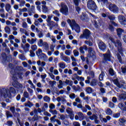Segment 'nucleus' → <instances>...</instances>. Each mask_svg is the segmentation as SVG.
Listing matches in <instances>:
<instances>
[{
    "label": "nucleus",
    "mask_w": 126,
    "mask_h": 126,
    "mask_svg": "<svg viewBox=\"0 0 126 126\" xmlns=\"http://www.w3.org/2000/svg\"><path fill=\"white\" fill-rule=\"evenodd\" d=\"M12 94H16V90L12 87H10L9 89L7 87H0V98H10Z\"/></svg>",
    "instance_id": "f257e3e1"
},
{
    "label": "nucleus",
    "mask_w": 126,
    "mask_h": 126,
    "mask_svg": "<svg viewBox=\"0 0 126 126\" xmlns=\"http://www.w3.org/2000/svg\"><path fill=\"white\" fill-rule=\"evenodd\" d=\"M67 22L69 24L72 30H75L77 33L80 32V27L78 24H76L74 20H71L69 19L67 20Z\"/></svg>",
    "instance_id": "f03ea898"
},
{
    "label": "nucleus",
    "mask_w": 126,
    "mask_h": 126,
    "mask_svg": "<svg viewBox=\"0 0 126 126\" xmlns=\"http://www.w3.org/2000/svg\"><path fill=\"white\" fill-rule=\"evenodd\" d=\"M11 73L12 74V79L14 81L12 83V85L15 88H17V89H20V88H23V86L22 84L18 83L17 82V74H13L12 71L11 72Z\"/></svg>",
    "instance_id": "7ed1b4c3"
},
{
    "label": "nucleus",
    "mask_w": 126,
    "mask_h": 126,
    "mask_svg": "<svg viewBox=\"0 0 126 126\" xmlns=\"http://www.w3.org/2000/svg\"><path fill=\"white\" fill-rule=\"evenodd\" d=\"M109 39L112 42V43H113V44L115 45V47H117L118 49V52L121 54L123 55V47H122V42L119 40H116L114 38L112 37H109Z\"/></svg>",
    "instance_id": "20e7f679"
},
{
    "label": "nucleus",
    "mask_w": 126,
    "mask_h": 126,
    "mask_svg": "<svg viewBox=\"0 0 126 126\" xmlns=\"http://www.w3.org/2000/svg\"><path fill=\"white\" fill-rule=\"evenodd\" d=\"M113 82L114 83L118 88H126V82L125 81L121 80H119L118 78L113 80Z\"/></svg>",
    "instance_id": "39448f33"
},
{
    "label": "nucleus",
    "mask_w": 126,
    "mask_h": 126,
    "mask_svg": "<svg viewBox=\"0 0 126 126\" xmlns=\"http://www.w3.org/2000/svg\"><path fill=\"white\" fill-rule=\"evenodd\" d=\"M61 8L60 9V12L63 14V15H68V7L67 5L64 4L63 2L61 3Z\"/></svg>",
    "instance_id": "423d86ee"
},
{
    "label": "nucleus",
    "mask_w": 126,
    "mask_h": 126,
    "mask_svg": "<svg viewBox=\"0 0 126 126\" xmlns=\"http://www.w3.org/2000/svg\"><path fill=\"white\" fill-rule=\"evenodd\" d=\"M87 7L89 9L96 11L97 10V5L95 2L92 0H89L88 1Z\"/></svg>",
    "instance_id": "0eeeda50"
},
{
    "label": "nucleus",
    "mask_w": 126,
    "mask_h": 126,
    "mask_svg": "<svg viewBox=\"0 0 126 126\" xmlns=\"http://www.w3.org/2000/svg\"><path fill=\"white\" fill-rule=\"evenodd\" d=\"M102 62L104 63H108V62H111L110 50L107 51V53L103 54Z\"/></svg>",
    "instance_id": "6e6552de"
},
{
    "label": "nucleus",
    "mask_w": 126,
    "mask_h": 126,
    "mask_svg": "<svg viewBox=\"0 0 126 126\" xmlns=\"http://www.w3.org/2000/svg\"><path fill=\"white\" fill-rule=\"evenodd\" d=\"M91 35V32H90V31H89L88 29H85L83 32V34H81L80 36V38L81 39H82L83 38H85L87 40H88L89 38H90V35Z\"/></svg>",
    "instance_id": "1a4fd4ad"
},
{
    "label": "nucleus",
    "mask_w": 126,
    "mask_h": 126,
    "mask_svg": "<svg viewBox=\"0 0 126 126\" xmlns=\"http://www.w3.org/2000/svg\"><path fill=\"white\" fill-rule=\"evenodd\" d=\"M108 5V8L110 11H112L113 13H118L119 8L117 5L113 4H109Z\"/></svg>",
    "instance_id": "9d476101"
},
{
    "label": "nucleus",
    "mask_w": 126,
    "mask_h": 126,
    "mask_svg": "<svg viewBox=\"0 0 126 126\" xmlns=\"http://www.w3.org/2000/svg\"><path fill=\"white\" fill-rule=\"evenodd\" d=\"M47 26L50 27V30H53L54 27H55V28H58V27H59V24L55 22L54 21H51V22L48 23Z\"/></svg>",
    "instance_id": "9b49d317"
},
{
    "label": "nucleus",
    "mask_w": 126,
    "mask_h": 126,
    "mask_svg": "<svg viewBox=\"0 0 126 126\" xmlns=\"http://www.w3.org/2000/svg\"><path fill=\"white\" fill-rule=\"evenodd\" d=\"M107 17L110 19V22L111 24L114 25V26H117L118 24H117L114 20H115V15L110 14L109 13H107Z\"/></svg>",
    "instance_id": "f8f14e48"
},
{
    "label": "nucleus",
    "mask_w": 126,
    "mask_h": 126,
    "mask_svg": "<svg viewBox=\"0 0 126 126\" xmlns=\"http://www.w3.org/2000/svg\"><path fill=\"white\" fill-rule=\"evenodd\" d=\"M99 49L102 51V52H105L107 49V46H106V44H105L103 41H99L98 43Z\"/></svg>",
    "instance_id": "ddd939ff"
},
{
    "label": "nucleus",
    "mask_w": 126,
    "mask_h": 126,
    "mask_svg": "<svg viewBox=\"0 0 126 126\" xmlns=\"http://www.w3.org/2000/svg\"><path fill=\"white\" fill-rule=\"evenodd\" d=\"M28 12L30 16H32L33 14H35V13H36V11L35 10V6L32 5L31 7L28 9Z\"/></svg>",
    "instance_id": "4468645a"
},
{
    "label": "nucleus",
    "mask_w": 126,
    "mask_h": 126,
    "mask_svg": "<svg viewBox=\"0 0 126 126\" xmlns=\"http://www.w3.org/2000/svg\"><path fill=\"white\" fill-rule=\"evenodd\" d=\"M119 21L122 25H126V19L124 16L119 17Z\"/></svg>",
    "instance_id": "2eb2a0df"
},
{
    "label": "nucleus",
    "mask_w": 126,
    "mask_h": 126,
    "mask_svg": "<svg viewBox=\"0 0 126 126\" xmlns=\"http://www.w3.org/2000/svg\"><path fill=\"white\" fill-rule=\"evenodd\" d=\"M10 111H11L14 117H19V113L15 112V107H11L10 108Z\"/></svg>",
    "instance_id": "dca6fc26"
},
{
    "label": "nucleus",
    "mask_w": 126,
    "mask_h": 126,
    "mask_svg": "<svg viewBox=\"0 0 126 126\" xmlns=\"http://www.w3.org/2000/svg\"><path fill=\"white\" fill-rule=\"evenodd\" d=\"M22 48H23L24 52H26L27 51H29V48H30V44L29 43H26L25 45L22 44Z\"/></svg>",
    "instance_id": "f3484780"
},
{
    "label": "nucleus",
    "mask_w": 126,
    "mask_h": 126,
    "mask_svg": "<svg viewBox=\"0 0 126 126\" xmlns=\"http://www.w3.org/2000/svg\"><path fill=\"white\" fill-rule=\"evenodd\" d=\"M81 19L82 21L86 22L88 21V16L86 14L83 13L81 16Z\"/></svg>",
    "instance_id": "a211bd4d"
},
{
    "label": "nucleus",
    "mask_w": 126,
    "mask_h": 126,
    "mask_svg": "<svg viewBox=\"0 0 126 126\" xmlns=\"http://www.w3.org/2000/svg\"><path fill=\"white\" fill-rule=\"evenodd\" d=\"M42 47L45 51H49V50H50L49 44H48V42H44Z\"/></svg>",
    "instance_id": "6ab92c4d"
},
{
    "label": "nucleus",
    "mask_w": 126,
    "mask_h": 126,
    "mask_svg": "<svg viewBox=\"0 0 126 126\" xmlns=\"http://www.w3.org/2000/svg\"><path fill=\"white\" fill-rule=\"evenodd\" d=\"M90 85L91 86L93 87L98 85V80L96 79H93L92 81L90 82Z\"/></svg>",
    "instance_id": "aec40b11"
},
{
    "label": "nucleus",
    "mask_w": 126,
    "mask_h": 126,
    "mask_svg": "<svg viewBox=\"0 0 126 126\" xmlns=\"http://www.w3.org/2000/svg\"><path fill=\"white\" fill-rule=\"evenodd\" d=\"M27 41L29 44H31V45H33V44H35L36 42V41H37V38L34 39V38H28Z\"/></svg>",
    "instance_id": "412c9836"
},
{
    "label": "nucleus",
    "mask_w": 126,
    "mask_h": 126,
    "mask_svg": "<svg viewBox=\"0 0 126 126\" xmlns=\"http://www.w3.org/2000/svg\"><path fill=\"white\" fill-rule=\"evenodd\" d=\"M36 63L37 65H38L39 66H41V67H44V66L46 65V62H41V61H37Z\"/></svg>",
    "instance_id": "4be33fe9"
},
{
    "label": "nucleus",
    "mask_w": 126,
    "mask_h": 126,
    "mask_svg": "<svg viewBox=\"0 0 126 126\" xmlns=\"http://www.w3.org/2000/svg\"><path fill=\"white\" fill-rule=\"evenodd\" d=\"M119 100H126V94H122L118 96Z\"/></svg>",
    "instance_id": "5701e85b"
},
{
    "label": "nucleus",
    "mask_w": 126,
    "mask_h": 126,
    "mask_svg": "<svg viewBox=\"0 0 126 126\" xmlns=\"http://www.w3.org/2000/svg\"><path fill=\"white\" fill-rule=\"evenodd\" d=\"M9 67L11 68V70L10 71L11 74V71H12V74H17V73L15 72V70H14V67L13 66V65L11 63H10L9 64Z\"/></svg>",
    "instance_id": "b1692460"
},
{
    "label": "nucleus",
    "mask_w": 126,
    "mask_h": 126,
    "mask_svg": "<svg viewBox=\"0 0 126 126\" xmlns=\"http://www.w3.org/2000/svg\"><path fill=\"white\" fill-rule=\"evenodd\" d=\"M42 10L44 13H48L49 12V9L47 6L42 5Z\"/></svg>",
    "instance_id": "393cba45"
},
{
    "label": "nucleus",
    "mask_w": 126,
    "mask_h": 126,
    "mask_svg": "<svg viewBox=\"0 0 126 126\" xmlns=\"http://www.w3.org/2000/svg\"><path fill=\"white\" fill-rule=\"evenodd\" d=\"M99 1L101 2L102 5H106V6L109 5L108 0H99Z\"/></svg>",
    "instance_id": "a878e982"
},
{
    "label": "nucleus",
    "mask_w": 126,
    "mask_h": 126,
    "mask_svg": "<svg viewBox=\"0 0 126 126\" xmlns=\"http://www.w3.org/2000/svg\"><path fill=\"white\" fill-rule=\"evenodd\" d=\"M105 113L108 116H112V115H113V111L110 108H107L105 110Z\"/></svg>",
    "instance_id": "bb28decb"
},
{
    "label": "nucleus",
    "mask_w": 126,
    "mask_h": 126,
    "mask_svg": "<svg viewBox=\"0 0 126 126\" xmlns=\"http://www.w3.org/2000/svg\"><path fill=\"white\" fill-rule=\"evenodd\" d=\"M43 100L47 103H50L51 102V97L48 96V95H45L43 97Z\"/></svg>",
    "instance_id": "cd10ccee"
},
{
    "label": "nucleus",
    "mask_w": 126,
    "mask_h": 126,
    "mask_svg": "<svg viewBox=\"0 0 126 126\" xmlns=\"http://www.w3.org/2000/svg\"><path fill=\"white\" fill-rule=\"evenodd\" d=\"M104 76H105V73L102 71L101 73L99 74V81H103L104 79Z\"/></svg>",
    "instance_id": "c85d7f7f"
},
{
    "label": "nucleus",
    "mask_w": 126,
    "mask_h": 126,
    "mask_svg": "<svg viewBox=\"0 0 126 126\" xmlns=\"http://www.w3.org/2000/svg\"><path fill=\"white\" fill-rule=\"evenodd\" d=\"M63 62L65 63H69L70 61V58H68L67 56H64L62 59H61Z\"/></svg>",
    "instance_id": "c756f323"
},
{
    "label": "nucleus",
    "mask_w": 126,
    "mask_h": 126,
    "mask_svg": "<svg viewBox=\"0 0 126 126\" xmlns=\"http://www.w3.org/2000/svg\"><path fill=\"white\" fill-rule=\"evenodd\" d=\"M88 52L89 53V54H90L91 56V54H92L93 55H94L95 54V51L94 50V48H92V47H89L88 48Z\"/></svg>",
    "instance_id": "7c9ffc66"
},
{
    "label": "nucleus",
    "mask_w": 126,
    "mask_h": 126,
    "mask_svg": "<svg viewBox=\"0 0 126 126\" xmlns=\"http://www.w3.org/2000/svg\"><path fill=\"white\" fill-rule=\"evenodd\" d=\"M118 107L122 110L123 111H125V110H126V107H125V105H124V103H120L118 104Z\"/></svg>",
    "instance_id": "2f4dec72"
},
{
    "label": "nucleus",
    "mask_w": 126,
    "mask_h": 126,
    "mask_svg": "<svg viewBox=\"0 0 126 126\" xmlns=\"http://www.w3.org/2000/svg\"><path fill=\"white\" fill-rule=\"evenodd\" d=\"M63 36V32H59V34L57 35V40H61L62 39V37Z\"/></svg>",
    "instance_id": "473e14b6"
},
{
    "label": "nucleus",
    "mask_w": 126,
    "mask_h": 126,
    "mask_svg": "<svg viewBox=\"0 0 126 126\" xmlns=\"http://www.w3.org/2000/svg\"><path fill=\"white\" fill-rule=\"evenodd\" d=\"M52 13H53V14H55L57 17H60V16H61L60 11H59V10H55L54 11H53Z\"/></svg>",
    "instance_id": "72a5a7b5"
},
{
    "label": "nucleus",
    "mask_w": 126,
    "mask_h": 126,
    "mask_svg": "<svg viewBox=\"0 0 126 126\" xmlns=\"http://www.w3.org/2000/svg\"><path fill=\"white\" fill-rule=\"evenodd\" d=\"M49 108V106L48 105V103H44L43 104V106L42 107V112H45L46 109H48Z\"/></svg>",
    "instance_id": "f704fd0d"
},
{
    "label": "nucleus",
    "mask_w": 126,
    "mask_h": 126,
    "mask_svg": "<svg viewBox=\"0 0 126 126\" xmlns=\"http://www.w3.org/2000/svg\"><path fill=\"white\" fill-rule=\"evenodd\" d=\"M23 97L26 98L27 99H30V97L29 96V93L27 91H25L23 94Z\"/></svg>",
    "instance_id": "c9c22d12"
},
{
    "label": "nucleus",
    "mask_w": 126,
    "mask_h": 126,
    "mask_svg": "<svg viewBox=\"0 0 126 126\" xmlns=\"http://www.w3.org/2000/svg\"><path fill=\"white\" fill-rule=\"evenodd\" d=\"M59 66L60 68H62V69H64L65 68V63L63 62H61L59 63Z\"/></svg>",
    "instance_id": "e433bc0d"
},
{
    "label": "nucleus",
    "mask_w": 126,
    "mask_h": 126,
    "mask_svg": "<svg viewBox=\"0 0 126 126\" xmlns=\"http://www.w3.org/2000/svg\"><path fill=\"white\" fill-rule=\"evenodd\" d=\"M92 91H93V90L91 87H89L86 88V92L88 94H91V93H92Z\"/></svg>",
    "instance_id": "4c0bfd02"
},
{
    "label": "nucleus",
    "mask_w": 126,
    "mask_h": 126,
    "mask_svg": "<svg viewBox=\"0 0 126 126\" xmlns=\"http://www.w3.org/2000/svg\"><path fill=\"white\" fill-rule=\"evenodd\" d=\"M117 34H118L119 37H121V35H122V33H123V32H124V30L121 28H118L117 30Z\"/></svg>",
    "instance_id": "58836bf2"
},
{
    "label": "nucleus",
    "mask_w": 126,
    "mask_h": 126,
    "mask_svg": "<svg viewBox=\"0 0 126 126\" xmlns=\"http://www.w3.org/2000/svg\"><path fill=\"white\" fill-rule=\"evenodd\" d=\"M36 54L37 57L41 56L43 54V51H42V49H38V50L36 52Z\"/></svg>",
    "instance_id": "ea45409f"
},
{
    "label": "nucleus",
    "mask_w": 126,
    "mask_h": 126,
    "mask_svg": "<svg viewBox=\"0 0 126 126\" xmlns=\"http://www.w3.org/2000/svg\"><path fill=\"white\" fill-rule=\"evenodd\" d=\"M66 111L69 115L73 114V111H72V109L69 107L66 108Z\"/></svg>",
    "instance_id": "a19ab883"
},
{
    "label": "nucleus",
    "mask_w": 126,
    "mask_h": 126,
    "mask_svg": "<svg viewBox=\"0 0 126 126\" xmlns=\"http://www.w3.org/2000/svg\"><path fill=\"white\" fill-rule=\"evenodd\" d=\"M85 44L88 45L89 47H92L93 46V43H92L90 40L85 41Z\"/></svg>",
    "instance_id": "79ce46f5"
},
{
    "label": "nucleus",
    "mask_w": 126,
    "mask_h": 126,
    "mask_svg": "<svg viewBox=\"0 0 126 126\" xmlns=\"http://www.w3.org/2000/svg\"><path fill=\"white\" fill-rule=\"evenodd\" d=\"M44 44V41L43 39H40L37 42V45L39 47H43V45Z\"/></svg>",
    "instance_id": "37998d69"
},
{
    "label": "nucleus",
    "mask_w": 126,
    "mask_h": 126,
    "mask_svg": "<svg viewBox=\"0 0 126 126\" xmlns=\"http://www.w3.org/2000/svg\"><path fill=\"white\" fill-rule=\"evenodd\" d=\"M10 8H11V5L10 4L7 3L5 5V9L7 12H9V10H10Z\"/></svg>",
    "instance_id": "c03bdc74"
},
{
    "label": "nucleus",
    "mask_w": 126,
    "mask_h": 126,
    "mask_svg": "<svg viewBox=\"0 0 126 126\" xmlns=\"http://www.w3.org/2000/svg\"><path fill=\"white\" fill-rule=\"evenodd\" d=\"M52 18H53V15L47 16V19H46L47 24L52 21Z\"/></svg>",
    "instance_id": "a18cd8bd"
},
{
    "label": "nucleus",
    "mask_w": 126,
    "mask_h": 126,
    "mask_svg": "<svg viewBox=\"0 0 126 126\" xmlns=\"http://www.w3.org/2000/svg\"><path fill=\"white\" fill-rule=\"evenodd\" d=\"M78 116H79V119L80 120H83L84 118V115H83V113H82L81 112L78 113Z\"/></svg>",
    "instance_id": "49530a36"
},
{
    "label": "nucleus",
    "mask_w": 126,
    "mask_h": 126,
    "mask_svg": "<svg viewBox=\"0 0 126 126\" xmlns=\"http://www.w3.org/2000/svg\"><path fill=\"white\" fill-rule=\"evenodd\" d=\"M89 118L92 121H94V120H97V119H98V117L95 114H94L92 116H89Z\"/></svg>",
    "instance_id": "de8ad7c7"
},
{
    "label": "nucleus",
    "mask_w": 126,
    "mask_h": 126,
    "mask_svg": "<svg viewBox=\"0 0 126 126\" xmlns=\"http://www.w3.org/2000/svg\"><path fill=\"white\" fill-rule=\"evenodd\" d=\"M5 32L7 34H10V28L9 27L6 26L4 28Z\"/></svg>",
    "instance_id": "09e8293b"
},
{
    "label": "nucleus",
    "mask_w": 126,
    "mask_h": 126,
    "mask_svg": "<svg viewBox=\"0 0 126 126\" xmlns=\"http://www.w3.org/2000/svg\"><path fill=\"white\" fill-rule=\"evenodd\" d=\"M69 97L71 99V100H74V99L76 98V95H75V94L71 93L69 94Z\"/></svg>",
    "instance_id": "8fccbe9b"
},
{
    "label": "nucleus",
    "mask_w": 126,
    "mask_h": 126,
    "mask_svg": "<svg viewBox=\"0 0 126 126\" xmlns=\"http://www.w3.org/2000/svg\"><path fill=\"white\" fill-rule=\"evenodd\" d=\"M109 72L110 73V74L111 75H112V76L115 75V71H114V69H113V68H110L109 70Z\"/></svg>",
    "instance_id": "3c124183"
},
{
    "label": "nucleus",
    "mask_w": 126,
    "mask_h": 126,
    "mask_svg": "<svg viewBox=\"0 0 126 126\" xmlns=\"http://www.w3.org/2000/svg\"><path fill=\"white\" fill-rule=\"evenodd\" d=\"M19 58L20 59V60H21L22 61H25V60H26L25 56L22 54L19 55Z\"/></svg>",
    "instance_id": "603ef678"
},
{
    "label": "nucleus",
    "mask_w": 126,
    "mask_h": 126,
    "mask_svg": "<svg viewBox=\"0 0 126 126\" xmlns=\"http://www.w3.org/2000/svg\"><path fill=\"white\" fill-rule=\"evenodd\" d=\"M22 26L23 28L26 29L28 27V25L27 24V23H26V22H23Z\"/></svg>",
    "instance_id": "864d4df0"
},
{
    "label": "nucleus",
    "mask_w": 126,
    "mask_h": 126,
    "mask_svg": "<svg viewBox=\"0 0 126 126\" xmlns=\"http://www.w3.org/2000/svg\"><path fill=\"white\" fill-rule=\"evenodd\" d=\"M6 115L7 118H12V114L9 112V111H6Z\"/></svg>",
    "instance_id": "5fc2aeb1"
},
{
    "label": "nucleus",
    "mask_w": 126,
    "mask_h": 126,
    "mask_svg": "<svg viewBox=\"0 0 126 126\" xmlns=\"http://www.w3.org/2000/svg\"><path fill=\"white\" fill-rule=\"evenodd\" d=\"M119 121L120 124H123V125H125L126 122V120L124 118L119 119Z\"/></svg>",
    "instance_id": "6e6d98bb"
},
{
    "label": "nucleus",
    "mask_w": 126,
    "mask_h": 126,
    "mask_svg": "<svg viewBox=\"0 0 126 126\" xmlns=\"http://www.w3.org/2000/svg\"><path fill=\"white\" fill-rule=\"evenodd\" d=\"M120 116H121V113H115L113 115V118H115V119H118V118H120Z\"/></svg>",
    "instance_id": "4d7b16f0"
},
{
    "label": "nucleus",
    "mask_w": 126,
    "mask_h": 126,
    "mask_svg": "<svg viewBox=\"0 0 126 126\" xmlns=\"http://www.w3.org/2000/svg\"><path fill=\"white\" fill-rule=\"evenodd\" d=\"M59 84L58 85V88H59V89H62V88H63V81L62 80H59Z\"/></svg>",
    "instance_id": "13d9d810"
},
{
    "label": "nucleus",
    "mask_w": 126,
    "mask_h": 126,
    "mask_svg": "<svg viewBox=\"0 0 126 126\" xmlns=\"http://www.w3.org/2000/svg\"><path fill=\"white\" fill-rule=\"evenodd\" d=\"M50 113H51L52 115H58V111L56 110H49Z\"/></svg>",
    "instance_id": "bf43d9fd"
},
{
    "label": "nucleus",
    "mask_w": 126,
    "mask_h": 126,
    "mask_svg": "<svg viewBox=\"0 0 126 126\" xmlns=\"http://www.w3.org/2000/svg\"><path fill=\"white\" fill-rule=\"evenodd\" d=\"M73 53L75 57H78L79 56V52L76 50H74Z\"/></svg>",
    "instance_id": "052dcab7"
},
{
    "label": "nucleus",
    "mask_w": 126,
    "mask_h": 126,
    "mask_svg": "<svg viewBox=\"0 0 126 126\" xmlns=\"http://www.w3.org/2000/svg\"><path fill=\"white\" fill-rule=\"evenodd\" d=\"M73 1L76 6H78V5H79V2H80V0H73Z\"/></svg>",
    "instance_id": "680f3d73"
},
{
    "label": "nucleus",
    "mask_w": 126,
    "mask_h": 126,
    "mask_svg": "<svg viewBox=\"0 0 126 126\" xmlns=\"http://www.w3.org/2000/svg\"><path fill=\"white\" fill-rule=\"evenodd\" d=\"M65 54H66V56H70V55L71 54V50H65Z\"/></svg>",
    "instance_id": "e2e57ef3"
},
{
    "label": "nucleus",
    "mask_w": 126,
    "mask_h": 126,
    "mask_svg": "<svg viewBox=\"0 0 126 126\" xmlns=\"http://www.w3.org/2000/svg\"><path fill=\"white\" fill-rule=\"evenodd\" d=\"M40 58L41 59H43V60H47V59H48V57L47 56V55H46V54L42 53L40 56Z\"/></svg>",
    "instance_id": "0e129e2a"
},
{
    "label": "nucleus",
    "mask_w": 126,
    "mask_h": 126,
    "mask_svg": "<svg viewBox=\"0 0 126 126\" xmlns=\"http://www.w3.org/2000/svg\"><path fill=\"white\" fill-rule=\"evenodd\" d=\"M108 107H109V108H115V104L113 102H112V101H110L109 102V106Z\"/></svg>",
    "instance_id": "69168bd1"
},
{
    "label": "nucleus",
    "mask_w": 126,
    "mask_h": 126,
    "mask_svg": "<svg viewBox=\"0 0 126 126\" xmlns=\"http://www.w3.org/2000/svg\"><path fill=\"white\" fill-rule=\"evenodd\" d=\"M20 11H22L23 12H27L28 11V9L26 7H24L23 9L20 8L19 9Z\"/></svg>",
    "instance_id": "338daca9"
},
{
    "label": "nucleus",
    "mask_w": 126,
    "mask_h": 126,
    "mask_svg": "<svg viewBox=\"0 0 126 126\" xmlns=\"http://www.w3.org/2000/svg\"><path fill=\"white\" fill-rule=\"evenodd\" d=\"M73 126H80V124L78 122H74L73 123Z\"/></svg>",
    "instance_id": "774afa93"
}]
</instances>
